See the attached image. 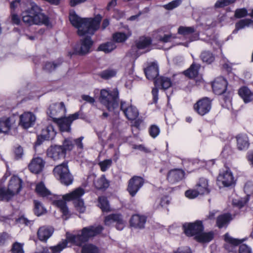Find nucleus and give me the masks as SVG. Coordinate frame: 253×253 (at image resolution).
<instances>
[{
    "instance_id": "f257e3e1",
    "label": "nucleus",
    "mask_w": 253,
    "mask_h": 253,
    "mask_svg": "<svg viewBox=\"0 0 253 253\" xmlns=\"http://www.w3.org/2000/svg\"><path fill=\"white\" fill-rule=\"evenodd\" d=\"M103 229V227L100 225L84 227L81 231V233L68 236L67 239L62 240L56 246H51L49 249L44 248L42 251V253H58L67 247L68 241L77 246H81L90 238L99 234Z\"/></svg>"
},
{
    "instance_id": "f03ea898",
    "label": "nucleus",
    "mask_w": 253,
    "mask_h": 253,
    "mask_svg": "<svg viewBox=\"0 0 253 253\" xmlns=\"http://www.w3.org/2000/svg\"><path fill=\"white\" fill-rule=\"evenodd\" d=\"M69 18L72 25L78 29V35L82 36L94 34L100 27L102 17L97 14L93 18H82L74 12L70 13Z\"/></svg>"
},
{
    "instance_id": "7ed1b4c3",
    "label": "nucleus",
    "mask_w": 253,
    "mask_h": 253,
    "mask_svg": "<svg viewBox=\"0 0 253 253\" xmlns=\"http://www.w3.org/2000/svg\"><path fill=\"white\" fill-rule=\"evenodd\" d=\"M42 11V9L40 6L35 3H32L30 7L22 12L23 22L28 26L34 24L48 25L49 18Z\"/></svg>"
},
{
    "instance_id": "20e7f679",
    "label": "nucleus",
    "mask_w": 253,
    "mask_h": 253,
    "mask_svg": "<svg viewBox=\"0 0 253 253\" xmlns=\"http://www.w3.org/2000/svg\"><path fill=\"white\" fill-rule=\"evenodd\" d=\"M119 92L117 87L112 90L102 89L100 90L99 100L108 111H115L119 107Z\"/></svg>"
},
{
    "instance_id": "39448f33",
    "label": "nucleus",
    "mask_w": 253,
    "mask_h": 253,
    "mask_svg": "<svg viewBox=\"0 0 253 253\" xmlns=\"http://www.w3.org/2000/svg\"><path fill=\"white\" fill-rule=\"evenodd\" d=\"M23 181L17 176H12L8 182L7 188H0V200L8 202L18 194L22 189Z\"/></svg>"
},
{
    "instance_id": "423d86ee",
    "label": "nucleus",
    "mask_w": 253,
    "mask_h": 253,
    "mask_svg": "<svg viewBox=\"0 0 253 253\" xmlns=\"http://www.w3.org/2000/svg\"><path fill=\"white\" fill-rule=\"evenodd\" d=\"M53 172L62 184L68 186L73 183L74 178L70 172L67 163H63L56 166L53 169Z\"/></svg>"
},
{
    "instance_id": "0eeeda50",
    "label": "nucleus",
    "mask_w": 253,
    "mask_h": 253,
    "mask_svg": "<svg viewBox=\"0 0 253 253\" xmlns=\"http://www.w3.org/2000/svg\"><path fill=\"white\" fill-rule=\"evenodd\" d=\"M84 193L85 191L83 188L79 187L71 193L64 195V198L68 201H73L76 210L81 213H84L86 208L81 197Z\"/></svg>"
},
{
    "instance_id": "6e6552de",
    "label": "nucleus",
    "mask_w": 253,
    "mask_h": 253,
    "mask_svg": "<svg viewBox=\"0 0 253 253\" xmlns=\"http://www.w3.org/2000/svg\"><path fill=\"white\" fill-rule=\"evenodd\" d=\"M83 113L79 111L70 115L67 117H59L53 122L57 125L61 131L70 132L71 130V125L72 122L79 118H83Z\"/></svg>"
},
{
    "instance_id": "1a4fd4ad",
    "label": "nucleus",
    "mask_w": 253,
    "mask_h": 253,
    "mask_svg": "<svg viewBox=\"0 0 253 253\" xmlns=\"http://www.w3.org/2000/svg\"><path fill=\"white\" fill-rule=\"evenodd\" d=\"M94 42L89 36L80 40L79 44L75 48V51L78 55L84 56L91 51Z\"/></svg>"
},
{
    "instance_id": "9d476101",
    "label": "nucleus",
    "mask_w": 253,
    "mask_h": 253,
    "mask_svg": "<svg viewBox=\"0 0 253 253\" xmlns=\"http://www.w3.org/2000/svg\"><path fill=\"white\" fill-rule=\"evenodd\" d=\"M235 181L229 169L221 172L217 178V184L220 187H228L234 185Z\"/></svg>"
},
{
    "instance_id": "9b49d317",
    "label": "nucleus",
    "mask_w": 253,
    "mask_h": 253,
    "mask_svg": "<svg viewBox=\"0 0 253 253\" xmlns=\"http://www.w3.org/2000/svg\"><path fill=\"white\" fill-rule=\"evenodd\" d=\"M183 228L187 236H193L199 235L203 231L204 227L201 221H196L193 223L184 224Z\"/></svg>"
},
{
    "instance_id": "f8f14e48",
    "label": "nucleus",
    "mask_w": 253,
    "mask_h": 253,
    "mask_svg": "<svg viewBox=\"0 0 253 253\" xmlns=\"http://www.w3.org/2000/svg\"><path fill=\"white\" fill-rule=\"evenodd\" d=\"M66 111L64 103L61 102L59 103H54L51 105L48 108L47 114L52 118L53 121H54L59 118L58 117L64 116Z\"/></svg>"
},
{
    "instance_id": "ddd939ff",
    "label": "nucleus",
    "mask_w": 253,
    "mask_h": 253,
    "mask_svg": "<svg viewBox=\"0 0 253 253\" xmlns=\"http://www.w3.org/2000/svg\"><path fill=\"white\" fill-rule=\"evenodd\" d=\"M144 183V180L143 178L134 176L128 181L127 190L132 197H134L143 185Z\"/></svg>"
},
{
    "instance_id": "4468645a",
    "label": "nucleus",
    "mask_w": 253,
    "mask_h": 253,
    "mask_svg": "<svg viewBox=\"0 0 253 253\" xmlns=\"http://www.w3.org/2000/svg\"><path fill=\"white\" fill-rule=\"evenodd\" d=\"M211 105V100L208 97H204L194 104V109L198 114L203 116L210 111Z\"/></svg>"
},
{
    "instance_id": "2eb2a0df",
    "label": "nucleus",
    "mask_w": 253,
    "mask_h": 253,
    "mask_svg": "<svg viewBox=\"0 0 253 253\" xmlns=\"http://www.w3.org/2000/svg\"><path fill=\"white\" fill-rule=\"evenodd\" d=\"M36 120V116L33 113L24 112L19 116V126L24 129H28L34 126Z\"/></svg>"
},
{
    "instance_id": "dca6fc26",
    "label": "nucleus",
    "mask_w": 253,
    "mask_h": 253,
    "mask_svg": "<svg viewBox=\"0 0 253 253\" xmlns=\"http://www.w3.org/2000/svg\"><path fill=\"white\" fill-rule=\"evenodd\" d=\"M104 224L107 226H110L113 223H116V228L119 230H122L124 226V221L121 214L113 213L106 216L104 219Z\"/></svg>"
},
{
    "instance_id": "f3484780",
    "label": "nucleus",
    "mask_w": 253,
    "mask_h": 253,
    "mask_svg": "<svg viewBox=\"0 0 253 253\" xmlns=\"http://www.w3.org/2000/svg\"><path fill=\"white\" fill-rule=\"evenodd\" d=\"M47 156L54 161L65 157L66 153L60 145L51 146L46 151Z\"/></svg>"
},
{
    "instance_id": "a211bd4d",
    "label": "nucleus",
    "mask_w": 253,
    "mask_h": 253,
    "mask_svg": "<svg viewBox=\"0 0 253 253\" xmlns=\"http://www.w3.org/2000/svg\"><path fill=\"white\" fill-rule=\"evenodd\" d=\"M16 118L14 116L3 117L0 119V132L7 134L15 126Z\"/></svg>"
},
{
    "instance_id": "6ab92c4d",
    "label": "nucleus",
    "mask_w": 253,
    "mask_h": 253,
    "mask_svg": "<svg viewBox=\"0 0 253 253\" xmlns=\"http://www.w3.org/2000/svg\"><path fill=\"white\" fill-rule=\"evenodd\" d=\"M56 134V131L54 130L53 126L48 125L45 128L42 129L40 135L38 136L36 141L37 145H40L42 140L52 139Z\"/></svg>"
},
{
    "instance_id": "aec40b11",
    "label": "nucleus",
    "mask_w": 253,
    "mask_h": 253,
    "mask_svg": "<svg viewBox=\"0 0 253 253\" xmlns=\"http://www.w3.org/2000/svg\"><path fill=\"white\" fill-rule=\"evenodd\" d=\"M227 82L222 77L215 79L212 84V88L214 93L221 95L226 90Z\"/></svg>"
},
{
    "instance_id": "412c9836",
    "label": "nucleus",
    "mask_w": 253,
    "mask_h": 253,
    "mask_svg": "<svg viewBox=\"0 0 253 253\" xmlns=\"http://www.w3.org/2000/svg\"><path fill=\"white\" fill-rule=\"evenodd\" d=\"M45 162L40 157H36L32 159L29 164L28 168L30 171L35 174L41 172L44 166Z\"/></svg>"
},
{
    "instance_id": "4be33fe9",
    "label": "nucleus",
    "mask_w": 253,
    "mask_h": 253,
    "mask_svg": "<svg viewBox=\"0 0 253 253\" xmlns=\"http://www.w3.org/2000/svg\"><path fill=\"white\" fill-rule=\"evenodd\" d=\"M120 109L128 120H134L138 116L137 109L132 106L126 107L125 102L121 101Z\"/></svg>"
},
{
    "instance_id": "5701e85b",
    "label": "nucleus",
    "mask_w": 253,
    "mask_h": 253,
    "mask_svg": "<svg viewBox=\"0 0 253 253\" xmlns=\"http://www.w3.org/2000/svg\"><path fill=\"white\" fill-rule=\"evenodd\" d=\"M185 175V172L182 169H174L170 170L167 174V180L173 183L181 180Z\"/></svg>"
},
{
    "instance_id": "b1692460",
    "label": "nucleus",
    "mask_w": 253,
    "mask_h": 253,
    "mask_svg": "<svg viewBox=\"0 0 253 253\" xmlns=\"http://www.w3.org/2000/svg\"><path fill=\"white\" fill-rule=\"evenodd\" d=\"M53 229L47 226H42L37 231L39 240L42 242H46L47 240L52 236Z\"/></svg>"
},
{
    "instance_id": "393cba45",
    "label": "nucleus",
    "mask_w": 253,
    "mask_h": 253,
    "mask_svg": "<svg viewBox=\"0 0 253 253\" xmlns=\"http://www.w3.org/2000/svg\"><path fill=\"white\" fill-rule=\"evenodd\" d=\"M35 191L38 195L44 198H46L49 200H52L55 198V196L45 187L42 182L38 183L36 185Z\"/></svg>"
},
{
    "instance_id": "a878e982",
    "label": "nucleus",
    "mask_w": 253,
    "mask_h": 253,
    "mask_svg": "<svg viewBox=\"0 0 253 253\" xmlns=\"http://www.w3.org/2000/svg\"><path fill=\"white\" fill-rule=\"evenodd\" d=\"M54 198L52 200H51L52 201L53 205L60 209L62 213V216L64 219L65 220L67 219L69 217V210L66 202V201L67 200L64 199V196H63L62 200H54Z\"/></svg>"
},
{
    "instance_id": "bb28decb",
    "label": "nucleus",
    "mask_w": 253,
    "mask_h": 253,
    "mask_svg": "<svg viewBox=\"0 0 253 253\" xmlns=\"http://www.w3.org/2000/svg\"><path fill=\"white\" fill-rule=\"evenodd\" d=\"M152 43V39L149 37L141 36L136 39L134 42L133 47L137 49H143L150 46Z\"/></svg>"
},
{
    "instance_id": "cd10ccee",
    "label": "nucleus",
    "mask_w": 253,
    "mask_h": 253,
    "mask_svg": "<svg viewBox=\"0 0 253 253\" xmlns=\"http://www.w3.org/2000/svg\"><path fill=\"white\" fill-rule=\"evenodd\" d=\"M155 86L159 87L160 88L166 90L172 85L171 79L165 76H159L154 81Z\"/></svg>"
},
{
    "instance_id": "c85d7f7f",
    "label": "nucleus",
    "mask_w": 253,
    "mask_h": 253,
    "mask_svg": "<svg viewBox=\"0 0 253 253\" xmlns=\"http://www.w3.org/2000/svg\"><path fill=\"white\" fill-rule=\"evenodd\" d=\"M144 72L148 80H155L158 77L159 70L157 64L155 62H152L144 69Z\"/></svg>"
},
{
    "instance_id": "c756f323",
    "label": "nucleus",
    "mask_w": 253,
    "mask_h": 253,
    "mask_svg": "<svg viewBox=\"0 0 253 253\" xmlns=\"http://www.w3.org/2000/svg\"><path fill=\"white\" fill-rule=\"evenodd\" d=\"M146 221L145 216L135 214L131 217L130 224L131 226L134 228L141 229L144 228Z\"/></svg>"
},
{
    "instance_id": "7c9ffc66",
    "label": "nucleus",
    "mask_w": 253,
    "mask_h": 253,
    "mask_svg": "<svg viewBox=\"0 0 253 253\" xmlns=\"http://www.w3.org/2000/svg\"><path fill=\"white\" fill-rule=\"evenodd\" d=\"M176 37L171 33H166L164 28H161L157 30V34L156 38L158 41L163 43L170 42Z\"/></svg>"
},
{
    "instance_id": "2f4dec72",
    "label": "nucleus",
    "mask_w": 253,
    "mask_h": 253,
    "mask_svg": "<svg viewBox=\"0 0 253 253\" xmlns=\"http://www.w3.org/2000/svg\"><path fill=\"white\" fill-rule=\"evenodd\" d=\"M94 178L93 184L95 187L98 190H105L109 186V182L106 179L105 175H102L99 178H96L94 174L91 175Z\"/></svg>"
},
{
    "instance_id": "473e14b6",
    "label": "nucleus",
    "mask_w": 253,
    "mask_h": 253,
    "mask_svg": "<svg viewBox=\"0 0 253 253\" xmlns=\"http://www.w3.org/2000/svg\"><path fill=\"white\" fill-rule=\"evenodd\" d=\"M200 67V64L193 63L188 69L183 72V74L189 79H195L198 77Z\"/></svg>"
},
{
    "instance_id": "72a5a7b5",
    "label": "nucleus",
    "mask_w": 253,
    "mask_h": 253,
    "mask_svg": "<svg viewBox=\"0 0 253 253\" xmlns=\"http://www.w3.org/2000/svg\"><path fill=\"white\" fill-rule=\"evenodd\" d=\"M224 240L226 242L224 244V248L229 252H232L234 246H237L241 243L240 240L233 238L228 233L225 234Z\"/></svg>"
},
{
    "instance_id": "f704fd0d",
    "label": "nucleus",
    "mask_w": 253,
    "mask_h": 253,
    "mask_svg": "<svg viewBox=\"0 0 253 253\" xmlns=\"http://www.w3.org/2000/svg\"><path fill=\"white\" fill-rule=\"evenodd\" d=\"M232 220L231 215L229 213H224L219 215L216 218V224L219 228L226 227Z\"/></svg>"
},
{
    "instance_id": "c9c22d12",
    "label": "nucleus",
    "mask_w": 253,
    "mask_h": 253,
    "mask_svg": "<svg viewBox=\"0 0 253 253\" xmlns=\"http://www.w3.org/2000/svg\"><path fill=\"white\" fill-rule=\"evenodd\" d=\"M237 148L239 150L247 149L250 145L249 139L246 134H239L236 136Z\"/></svg>"
},
{
    "instance_id": "e433bc0d",
    "label": "nucleus",
    "mask_w": 253,
    "mask_h": 253,
    "mask_svg": "<svg viewBox=\"0 0 253 253\" xmlns=\"http://www.w3.org/2000/svg\"><path fill=\"white\" fill-rule=\"evenodd\" d=\"M196 188L199 191L201 195L207 194L210 192V189L209 188L208 180L204 178H200L196 185Z\"/></svg>"
},
{
    "instance_id": "4c0bfd02",
    "label": "nucleus",
    "mask_w": 253,
    "mask_h": 253,
    "mask_svg": "<svg viewBox=\"0 0 253 253\" xmlns=\"http://www.w3.org/2000/svg\"><path fill=\"white\" fill-rule=\"evenodd\" d=\"M238 93L245 103L249 102L253 100V92L246 86L240 88Z\"/></svg>"
},
{
    "instance_id": "58836bf2",
    "label": "nucleus",
    "mask_w": 253,
    "mask_h": 253,
    "mask_svg": "<svg viewBox=\"0 0 253 253\" xmlns=\"http://www.w3.org/2000/svg\"><path fill=\"white\" fill-rule=\"evenodd\" d=\"M253 27V20L249 18H246L239 20L235 24V29L233 33H236L239 30L245 28L246 27Z\"/></svg>"
},
{
    "instance_id": "ea45409f",
    "label": "nucleus",
    "mask_w": 253,
    "mask_h": 253,
    "mask_svg": "<svg viewBox=\"0 0 253 253\" xmlns=\"http://www.w3.org/2000/svg\"><path fill=\"white\" fill-rule=\"evenodd\" d=\"M62 63L61 60L58 59L53 62H47L43 67V69L45 71L50 73L54 71L57 67Z\"/></svg>"
},
{
    "instance_id": "a19ab883",
    "label": "nucleus",
    "mask_w": 253,
    "mask_h": 253,
    "mask_svg": "<svg viewBox=\"0 0 253 253\" xmlns=\"http://www.w3.org/2000/svg\"><path fill=\"white\" fill-rule=\"evenodd\" d=\"M131 35L130 31L126 33L122 32H117L113 35V39L116 42H125Z\"/></svg>"
},
{
    "instance_id": "79ce46f5",
    "label": "nucleus",
    "mask_w": 253,
    "mask_h": 253,
    "mask_svg": "<svg viewBox=\"0 0 253 253\" xmlns=\"http://www.w3.org/2000/svg\"><path fill=\"white\" fill-rule=\"evenodd\" d=\"M195 239L199 242H209L213 238L212 232L208 233H201L199 235L195 236Z\"/></svg>"
},
{
    "instance_id": "37998d69",
    "label": "nucleus",
    "mask_w": 253,
    "mask_h": 253,
    "mask_svg": "<svg viewBox=\"0 0 253 253\" xmlns=\"http://www.w3.org/2000/svg\"><path fill=\"white\" fill-rule=\"evenodd\" d=\"M116 47V44L113 42H107L105 43H103L100 44L98 47L97 50L99 51H103L106 53H108Z\"/></svg>"
},
{
    "instance_id": "c03bdc74",
    "label": "nucleus",
    "mask_w": 253,
    "mask_h": 253,
    "mask_svg": "<svg viewBox=\"0 0 253 253\" xmlns=\"http://www.w3.org/2000/svg\"><path fill=\"white\" fill-rule=\"evenodd\" d=\"M82 253H99V250L96 246L87 244L82 247Z\"/></svg>"
},
{
    "instance_id": "a18cd8bd",
    "label": "nucleus",
    "mask_w": 253,
    "mask_h": 253,
    "mask_svg": "<svg viewBox=\"0 0 253 253\" xmlns=\"http://www.w3.org/2000/svg\"><path fill=\"white\" fill-rule=\"evenodd\" d=\"M63 149L65 150V152L66 153L67 151H71L74 147V139L72 138L69 137L65 138L63 141L62 145H60Z\"/></svg>"
},
{
    "instance_id": "49530a36",
    "label": "nucleus",
    "mask_w": 253,
    "mask_h": 253,
    "mask_svg": "<svg viewBox=\"0 0 253 253\" xmlns=\"http://www.w3.org/2000/svg\"><path fill=\"white\" fill-rule=\"evenodd\" d=\"M117 72L114 69H107L99 74V76L103 79L108 80L116 76Z\"/></svg>"
},
{
    "instance_id": "de8ad7c7",
    "label": "nucleus",
    "mask_w": 253,
    "mask_h": 253,
    "mask_svg": "<svg viewBox=\"0 0 253 253\" xmlns=\"http://www.w3.org/2000/svg\"><path fill=\"white\" fill-rule=\"evenodd\" d=\"M195 32L193 27L180 26L178 29V33L183 36H188Z\"/></svg>"
},
{
    "instance_id": "09e8293b",
    "label": "nucleus",
    "mask_w": 253,
    "mask_h": 253,
    "mask_svg": "<svg viewBox=\"0 0 253 253\" xmlns=\"http://www.w3.org/2000/svg\"><path fill=\"white\" fill-rule=\"evenodd\" d=\"M200 57L203 62L208 64L211 63L214 60V57L212 53L207 51L202 52Z\"/></svg>"
},
{
    "instance_id": "8fccbe9b",
    "label": "nucleus",
    "mask_w": 253,
    "mask_h": 253,
    "mask_svg": "<svg viewBox=\"0 0 253 253\" xmlns=\"http://www.w3.org/2000/svg\"><path fill=\"white\" fill-rule=\"evenodd\" d=\"M236 0H217L214 4L215 8H223L235 2Z\"/></svg>"
},
{
    "instance_id": "3c124183",
    "label": "nucleus",
    "mask_w": 253,
    "mask_h": 253,
    "mask_svg": "<svg viewBox=\"0 0 253 253\" xmlns=\"http://www.w3.org/2000/svg\"><path fill=\"white\" fill-rule=\"evenodd\" d=\"M34 203L35 205V213L38 216H40L43 214L45 211V209L42 206L41 203L37 200H34Z\"/></svg>"
},
{
    "instance_id": "603ef678",
    "label": "nucleus",
    "mask_w": 253,
    "mask_h": 253,
    "mask_svg": "<svg viewBox=\"0 0 253 253\" xmlns=\"http://www.w3.org/2000/svg\"><path fill=\"white\" fill-rule=\"evenodd\" d=\"M98 202L100 205V208L103 211H107L109 209V204L107 199L105 197H100L98 198Z\"/></svg>"
},
{
    "instance_id": "864d4df0",
    "label": "nucleus",
    "mask_w": 253,
    "mask_h": 253,
    "mask_svg": "<svg viewBox=\"0 0 253 253\" xmlns=\"http://www.w3.org/2000/svg\"><path fill=\"white\" fill-rule=\"evenodd\" d=\"M112 164V161L111 159H106L98 163V165L102 171H106L111 167Z\"/></svg>"
},
{
    "instance_id": "5fc2aeb1",
    "label": "nucleus",
    "mask_w": 253,
    "mask_h": 253,
    "mask_svg": "<svg viewBox=\"0 0 253 253\" xmlns=\"http://www.w3.org/2000/svg\"><path fill=\"white\" fill-rule=\"evenodd\" d=\"M221 96V100H223L225 104L230 103L233 95V92L224 91Z\"/></svg>"
},
{
    "instance_id": "6e6d98bb",
    "label": "nucleus",
    "mask_w": 253,
    "mask_h": 253,
    "mask_svg": "<svg viewBox=\"0 0 253 253\" xmlns=\"http://www.w3.org/2000/svg\"><path fill=\"white\" fill-rule=\"evenodd\" d=\"M248 10L246 8H238L234 13V17L236 18H242L248 15Z\"/></svg>"
},
{
    "instance_id": "4d7b16f0",
    "label": "nucleus",
    "mask_w": 253,
    "mask_h": 253,
    "mask_svg": "<svg viewBox=\"0 0 253 253\" xmlns=\"http://www.w3.org/2000/svg\"><path fill=\"white\" fill-rule=\"evenodd\" d=\"M181 3V0H174L165 4L163 7L167 10H171L178 6Z\"/></svg>"
},
{
    "instance_id": "13d9d810",
    "label": "nucleus",
    "mask_w": 253,
    "mask_h": 253,
    "mask_svg": "<svg viewBox=\"0 0 253 253\" xmlns=\"http://www.w3.org/2000/svg\"><path fill=\"white\" fill-rule=\"evenodd\" d=\"M21 22L19 16L14 11H11L10 13V23L13 25H18Z\"/></svg>"
},
{
    "instance_id": "bf43d9fd",
    "label": "nucleus",
    "mask_w": 253,
    "mask_h": 253,
    "mask_svg": "<svg viewBox=\"0 0 253 253\" xmlns=\"http://www.w3.org/2000/svg\"><path fill=\"white\" fill-rule=\"evenodd\" d=\"M200 194V192L197 188L196 189L188 190L185 193V196L190 199L195 198Z\"/></svg>"
},
{
    "instance_id": "052dcab7",
    "label": "nucleus",
    "mask_w": 253,
    "mask_h": 253,
    "mask_svg": "<svg viewBox=\"0 0 253 253\" xmlns=\"http://www.w3.org/2000/svg\"><path fill=\"white\" fill-rule=\"evenodd\" d=\"M11 251L12 253H24L22 245L15 242L12 245Z\"/></svg>"
},
{
    "instance_id": "680f3d73",
    "label": "nucleus",
    "mask_w": 253,
    "mask_h": 253,
    "mask_svg": "<svg viewBox=\"0 0 253 253\" xmlns=\"http://www.w3.org/2000/svg\"><path fill=\"white\" fill-rule=\"evenodd\" d=\"M160 133V129L159 127L156 125H152L151 126L149 129V133L150 135L155 138Z\"/></svg>"
},
{
    "instance_id": "e2e57ef3",
    "label": "nucleus",
    "mask_w": 253,
    "mask_h": 253,
    "mask_svg": "<svg viewBox=\"0 0 253 253\" xmlns=\"http://www.w3.org/2000/svg\"><path fill=\"white\" fill-rule=\"evenodd\" d=\"M9 238V235L5 232L0 233V247L3 246Z\"/></svg>"
},
{
    "instance_id": "0e129e2a",
    "label": "nucleus",
    "mask_w": 253,
    "mask_h": 253,
    "mask_svg": "<svg viewBox=\"0 0 253 253\" xmlns=\"http://www.w3.org/2000/svg\"><path fill=\"white\" fill-rule=\"evenodd\" d=\"M15 157L16 159L21 158L23 155V150L22 147L19 146L14 150Z\"/></svg>"
},
{
    "instance_id": "69168bd1",
    "label": "nucleus",
    "mask_w": 253,
    "mask_h": 253,
    "mask_svg": "<svg viewBox=\"0 0 253 253\" xmlns=\"http://www.w3.org/2000/svg\"><path fill=\"white\" fill-rule=\"evenodd\" d=\"M84 138V137L81 136L78 138L74 139V145H76L77 148L81 150H82L84 148V145L82 142V140Z\"/></svg>"
},
{
    "instance_id": "338daca9",
    "label": "nucleus",
    "mask_w": 253,
    "mask_h": 253,
    "mask_svg": "<svg viewBox=\"0 0 253 253\" xmlns=\"http://www.w3.org/2000/svg\"><path fill=\"white\" fill-rule=\"evenodd\" d=\"M244 191L248 195L253 194V184L247 183L244 186Z\"/></svg>"
},
{
    "instance_id": "774afa93",
    "label": "nucleus",
    "mask_w": 253,
    "mask_h": 253,
    "mask_svg": "<svg viewBox=\"0 0 253 253\" xmlns=\"http://www.w3.org/2000/svg\"><path fill=\"white\" fill-rule=\"evenodd\" d=\"M239 253H252V252L249 247L245 244H243L239 247Z\"/></svg>"
}]
</instances>
